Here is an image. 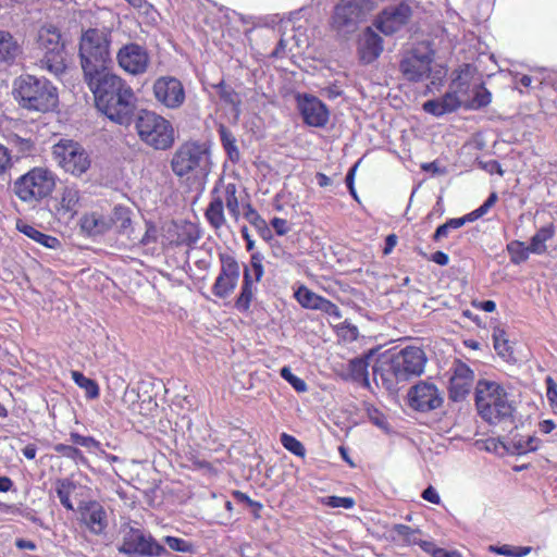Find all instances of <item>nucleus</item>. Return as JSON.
Instances as JSON below:
<instances>
[{
	"label": "nucleus",
	"mask_w": 557,
	"mask_h": 557,
	"mask_svg": "<svg viewBox=\"0 0 557 557\" xmlns=\"http://www.w3.org/2000/svg\"><path fill=\"white\" fill-rule=\"evenodd\" d=\"M97 109L110 121L127 126L133 121L136 97L132 87L112 69L84 79Z\"/></svg>",
	"instance_id": "obj_1"
},
{
	"label": "nucleus",
	"mask_w": 557,
	"mask_h": 557,
	"mask_svg": "<svg viewBox=\"0 0 557 557\" xmlns=\"http://www.w3.org/2000/svg\"><path fill=\"white\" fill-rule=\"evenodd\" d=\"M171 170L188 186L202 185L211 171V151L207 143L186 140L172 156Z\"/></svg>",
	"instance_id": "obj_2"
},
{
	"label": "nucleus",
	"mask_w": 557,
	"mask_h": 557,
	"mask_svg": "<svg viewBox=\"0 0 557 557\" xmlns=\"http://www.w3.org/2000/svg\"><path fill=\"white\" fill-rule=\"evenodd\" d=\"M112 29L89 27L78 39V58L84 79L112 69Z\"/></svg>",
	"instance_id": "obj_3"
},
{
	"label": "nucleus",
	"mask_w": 557,
	"mask_h": 557,
	"mask_svg": "<svg viewBox=\"0 0 557 557\" xmlns=\"http://www.w3.org/2000/svg\"><path fill=\"white\" fill-rule=\"evenodd\" d=\"M474 406L479 417L490 425L512 420L516 410L505 386L486 379L479 380L474 386Z\"/></svg>",
	"instance_id": "obj_4"
},
{
	"label": "nucleus",
	"mask_w": 557,
	"mask_h": 557,
	"mask_svg": "<svg viewBox=\"0 0 557 557\" xmlns=\"http://www.w3.org/2000/svg\"><path fill=\"white\" fill-rule=\"evenodd\" d=\"M425 362L426 356L423 349L407 346L375 367L373 376L376 382L381 381L386 389L392 391L398 383L420 375L424 370Z\"/></svg>",
	"instance_id": "obj_5"
},
{
	"label": "nucleus",
	"mask_w": 557,
	"mask_h": 557,
	"mask_svg": "<svg viewBox=\"0 0 557 557\" xmlns=\"http://www.w3.org/2000/svg\"><path fill=\"white\" fill-rule=\"evenodd\" d=\"M12 95L21 108L34 112L53 111L59 103L57 87L49 79L30 74L14 81Z\"/></svg>",
	"instance_id": "obj_6"
},
{
	"label": "nucleus",
	"mask_w": 557,
	"mask_h": 557,
	"mask_svg": "<svg viewBox=\"0 0 557 557\" xmlns=\"http://www.w3.org/2000/svg\"><path fill=\"white\" fill-rule=\"evenodd\" d=\"M139 139L154 150L165 151L175 143V129L172 123L161 114L141 109L134 120Z\"/></svg>",
	"instance_id": "obj_7"
},
{
	"label": "nucleus",
	"mask_w": 557,
	"mask_h": 557,
	"mask_svg": "<svg viewBox=\"0 0 557 557\" xmlns=\"http://www.w3.org/2000/svg\"><path fill=\"white\" fill-rule=\"evenodd\" d=\"M37 49L42 53L40 67L60 75L66 70L65 41L61 29L53 24H45L39 27L36 35Z\"/></svg>",
	"instance_id": "obj_8"
},
{
	"label": "nucleus",
	"mask_w": 557,
	"mask_h": 557,
	"mask_svg": "<svg viewBox=\"0 0 557 557\" xmlns=\"http://www.w3.org/2000/svg\"><path fill=\"white\" fill-rule=\"evenodd\" d=\"M55 188V175L47 168L35 166L17 177L13 184L15 196L23 202L37 203Z\"/></svg>",
	"instance_id": "obj_9"
},
{
	"label": "nucleus",
	"mask_w": 557,
	"mask_h": 557,
	"mask_svg": "<svg viewBox=\"0 0 557 557\" xmlns=\"http://www.w3.org/2000/svg\"><path fill=\"white\" fill-rule=\"evenodd\" d=\"M371 10V0H339L331 15L330 28L341 37L351 35L367 20Z\"/></svg>",
	"instance_id": "obj_10"
},
{
	"label": "nucleus",
	"mask_w": 557,
	"mask_h": 557,
	"mask_svg": "<svg viewBox=\"0 0 557 557\" xmlns=\"http://www.w3.org/2000/svg\"><path fill=\"white\" fill-rule=\"evenodd\" d=\"M236 186L233 183L215 186L211 193V200L205 211V216L209 224L218 230L225 223L224 202L228 213L236 223H239L240 211L239 202L236 197Z\"/></svg>",
	"instance_id": "obj_11"
},
{
	"label": "nucleus",
	"mask_w": 557,
	"mask_h": 557,
	"mask_svg": "<svg viewBox=\"0 0 557 557\" xmlns=\"http://www.w3.org/2000/svg\"><path fill=\"white\" fill-rule=\"evenodd\" d=\"M52 156L57 164L66 173L76 177L86 173L91 160L86 149L73 139H60L52 147Z\"/></svg>",
	"instance_id": "obj_12"
},
{
	"label": "nucleus",
	"mask_w": 557,
	"mask_h": 557,
	"mask_svg": "<svg viewBox=\"0 0 557 557\" xmlns=\"http://www.w3.org/2000/svg\"><path fill=\"white\" fill-rule=\"evenodd\" d=\"M117 549L121 554L138 557H162L169 554L149 532L134 527H129L124 533Z\"/></svg>",
	"instance_id": "obj_13"
},
{
	"label": "nucleus",
	"mask_w": 557,
	"mask_h": 557,
	"mask_svg": "<svg viewBox=\"0 0 557 557\" xmlns=\"http://www.w3.org/2000/svg\"><path fill=\"white\" fill-rule=\"evenodd\" d=\"M433 58L432 51L423 52L419 48H413L403 54L399 71L405 79L413 83L421 82L430 76Z\"/></svg>",
	"instance_id": "obj_14"
},
{
	"label": "nucleus",
	"mask_w": 557,
	"mask_h": 557,
	"mask_svg": "<svg viewBox=\"0 0 557 557\" xmlns=\"http://www.w3.org/2000/svg\"><path fill=\"white\" fill-rule=\"evenodd\" d=\"M152 94L158 103L166 109L181 108L186 99L183 83L174 76H160L152 85Z\"/></svg>",
	"instance_id": "obj_15"
},
{
	"label": "nucleus",
	"mask_w": 557,
	"mask_h": 557,
	"mask_svg": "<svg viewBox=\"0 0 557 557\" xmlns=\"http://www.w3.org/2000/svg\"><path fill=\"white\" fill-rule=\"evenodd\" d=\"M116 62L125 73L137 76L148 71L150 57L144 46L137 42H127L117 50Z\"/></svg>",
	"instance_id": "obj_16"
},
{
	"label": "nucleus",
	"mask_w": 557,
	"mask_h": 557,
	"mask_svg": "<svg viewBox=\"0 0 557 557\" xmlns=\"http://www.w3.org/2000/svg\"><path fill=\"white\" fill-rule=\"evenodd\" d=\"M474 377V371L466 362L455 360L450 368L448 398L454 403L466 400L473 388Z\"/></svg>",
	"instance_id": "obj_17"
},
{
	"label": "nucleus",
	"mask_w": 557,
	"mask_h": 557,
	"mask_svg": "<svg viewBox=\"0 0 557 557\" xmlns=\"http://www.w3.org/2000/svg\"><path fill=\"white\" fill-rule=\"evenodd\" d=\"M443 395L433 383L420 381L408 392L409 406L421 412L435 410L443 405Z\"/></svg>",
	"instance_id": "obj_18"
},
{
	"label": "nucleus",
	"mask_w": 557,
	"mask_h": 557,
	"mask_svg": "<svg viewBox=\"0 0 557 557\" xmlns=\"http://www.w3.org/2000/svg\"><path fill=\"white\" fill-rule=\"evenodd\" d=\"M412 16L411 7L403 1L388 5L377 16L375 26L384 35L389 36L400 30L408 24Z\"/></svg>",
	"instance_id": "obj_19"
},
{
	"label": "nucleus",
	"mask_w": 557,
	"mask_h": 557,
	"mask_svg": "<svg viewBox=\"0 0 557 557\" xmlns=\"http://www.w3.org/2000/svg\"><path fill=\"white\" fill-rule=\"evenodd\" d=\"M294 298L304 309L319 310L335 320L342 319V311L336 304L319 294H315L306 285H299L295 288Z\"/></svg>",
	"instance_id": "obj_20"
},
{
	"label": "nucleus",
	"mask_w": 557,
	"mask_h": 557,
	"mask_svg": "<svg viewBox=\"0 0 557 557\" xmlns=\"http://www.w3.org/2000/svg\"><path fill=\"white\" fill-rule=\"evenodd\" d=\"M221 271L213 284L212 293L220 298L228 296L235 289L239 280V265L227 253L220 255Z\"/></svg>",
	"instance_id": "obj_21"
},
{
	"label": "nucleus",
	"mask_w": 557,
	"mask_h": 557,
	"mask_svg": "<svg viewBox=\"0 0 557 557\" xmlns=\"http://www.w3.org/2000/svg\"><path fill=\"white\" fill-rule=\"evenodd\" d=\"M298 109L304 122L312 127H324L330 120V111L324 102L312 95L297 97Z\"/></svg>",
	"instance_id": "obj_22"
},
{
	"label": "nucleus",
	"mask_w": 557,
	"mask_h": 557,
	"mask_svg": "<svg viewBox=\"0 0 557 557\" xmlns=\"http://www.w3.org/2000/svg\"><path fill=\"white\" fill-rule=\"evenodd\" d=\"M81 190L75 184L65 185L55 199L54 212L60 221L66 223L74 220L81 208Z\"/></svg>",
	"instance_id": "obj_23"
},
{
	"label": "nucleus",
	"mask_w": 557,
	"mask_h": 557,
	"mask_svg": "<svg viewBox=\"0 0 557 557\" xmlns=\"http://www.w3.org/2000/svg\"><path fill=\"white\" fill-rule=\"evenodd\" d=\"M201 237L199 226L193 222L184 221L175 224L170 231L169 243L173 247H184L186 250L193 249Z\"/></svg>",
	"instance_id": "obj_24"
},
{
	"label": "nucleus",
	"mask_w": 557,
	"mask_h": 557,
	"mask_svg": "<svg viewBox=\"0 0 557 557\" xmlns=\"http://www.w3.org/2000/svg\"><path fill=\"white\" fill-rule=\"evenodd\" d=\"M383 51V39L371 27H367L358 45L359 59L364 64L374 62Z\"/></svg>",
	"instance_id": "obj_25"
},
{
	"label": "nucleus",
	"mask_w": 557,
	"mask_h": 557,
	"mask_svg": "<svg viewBox=\"0 0 557 557\" xmlns=\"http://www.w3.org/2000/svg\"><path fill=\"white\" fill-rule=\"evenodd\" d=\"M463 103L462 99L448 88L440 99L428 100L423 103L422 108L429 114L442 116L456 112Z\"/></svg>",
	"instance_id": "obj_26"
},
{
	"label": "nucleus",
	"mask_w": 557,
	"mask_h": 557,
	"mask_svg": "<svg viewBox=\"0 0 557 557\" xmlns=\"http://www.w3.org/2000/svg\"><path fill=\"white\" fill-rule=\"evenodd\" d=\"M82 521L95 534H101L107 525V512L97 502L88 503L82 511Z\"/></svg>",
	"instance_id": "obj_27"
},
{
	"label": "nucleus",
	"mask_w": 557,
	"mask_h": 557,
	"mask_svg": "<svg viewBox=\"0 0 557 557\" xmlns=\"http://www.w3.org/2000/svg\"><path fill=\"white\" fill-rule=\"evenodd\" d=\"M475 72V67L469 63L460 65L453 72L449 88L461 99L467 97L470 92Z\"/></svg>",
	"instance_id": "obj_28"
},
{
	"label": "nucleus",
	"mask_w": 557,
	"mask_h": 557,
	"mask_svg": "<svg viewBox=\"0 0 557 557\" xmlns=\"http://www.w3.org/2000/svg\"><path fill=\"white\" fill-rule=\"evenodd\" d=\"M21 53L17 39L10 32L0 29V64H13Z\"/></svg>",
	"instance_id": "obj_29"
},
{
	"label": "nucleus",
	"mask_w": 557,
	"mask_h": 557,
	"mask_svg": "<svg viewBox=\"0 0 557 557\" xmlns=\"http://www.w3.org/2000/svg\"><path fill=\"white\" fill-rule=\"evenodd\" d=\"M79 226L83 233L95 236L106 233L110 228V222L103 215L91 212L82 216Z\"/></svg>",
	"instance_id": "obj_30"
},
{
	"label": "nucleus",
	"mask_w": 557,
	"mask_h": 557,
	"mask_svg": "<svg viewBox=\"0 0 557 557\" xmlns=\"http://www.w3.org/2000/svg\"><path fill=\"white\" fill-rule=\"evenodd\" d=\"M16 227L22 234L35 240L36 243L42 245L44 247L57 249L61 245L60 240L57 237L45 234L33 225L18 222L16 224Z\"/></svg>",
	"instance_id": "obj_31"
},
{
	"label": "nucleus",
	"mask_w": 557,
	"mask_h": 557,
	"mask_svg": "<svg viewBox=\"0 0 557 557\" xmlns=\"http://www.w3.org/2000/svg\"><path fill=\"white\" fill-rule=\"evenodd\" d=\"M218 94L221 101L231 107L233 112L234 121L237 122L240 116V96L236 92L233 87L224 82L216 85Z\"/></svg>",
	"instance_id": "obj_32"
},
{
	"label": "nucleus",
	"mask_w": 557,
	"mask_h": 557,
	"mask_svg": "<svg viewBox=\"0 0 557 557\" xmlns=\"http://www.w3.org/2000/svg\"><path fill=\"white\" fill-rule=\"evenodd\" d=\"M555 236V226L553 223L542 226L532 237L529 245V250L532 253L543 255L546 252V242Z\"/></svg>",
	"instance_id": "obj_33"
},
{
	"label": "nucleus",
	"mask_w": 557,
	"mask_h": 557,
	"mask_svg": "<svg viewBox=\"0 0 557 557\" xmlns=\"http://www.w3.org/2000/svg\"><path fill=\"white\" fill-rule=\"evenodd\" d=\"M492 92L485 87V84L481 82L473 88V97L463 103V108L467 110H480L486 108L492 102Z\"/></svg>",
	"instance_id": "obj_34"
},
{
	"label": "nucleus",
	"mask_w": 557,
	"mask_h": 557,
	"mask_svg": "<svg viewBox=\"0 0 557 557\" xmlns=\"http://www.w3.org/2000/svg\"><path fill=\"white\" fill-rule=\"evenodd\" d=\"M221 144L231 161L237 162L240 159L239 150L236 146V137L225 125L220 124L218 128Z\"/></svg>",
	"instance_id": "obj_35"
},
{
	"label": "nucleus",
	"mask_w": 557,
	"mask_h": 557,
	"mask_svg": "<svg viewBox=\"0 0 557 557\" xmlns=\"http://www.w3.org/2000/svg\"><path fill=\"white\" fill-rule=\"evenodd\" d=\"M77 486L72 481L65 479L57 482L55 493L61 505L67 510H74L73 503L71 500L72 495L76 492Z\"/></svg>",
	"instance_id": "obj_36"
},
{
	"label": "nucleus",
	"mask_w": 557,
	"mask_h": 557,
	"mask_svg": "<svg viewBox=\"0 0 557 557\" xmlns=\"http://www.w3.org/2000/svg\"><path fill=\"white\" fill-rule=\"evenodd\" d=\"M493 345L497 355L504 359H509L512 357V348L509 345L507 339L506 331L502 327H495L493 330Z\"/></svg>",
	"instance_id": "obj_37"
},
{
	"label": "nucleus",
	"mask_w": 557,
	"mask_h": 557,
	"mask_svg": "<svg viewBox=\"0 0 557 557\" xmlns=\"http://www.w3.org/2000/svg\"><path fill=\"white\" fill-rule=\"evenodd\" d=\"M369 362L367 358H355L349 361L348 372L354 381L369 384Z\"/></svg>",
	"instance_id": "obj_38"
},
{
	"label": "nucleus",
	"mask_w": 557,
	"mask_h": 557,
	"mask_svg": "<svg viewBox=\"0 0 557 557\" xmlns=\"http://www.w3.org/2000/svg\"><path fill=\"white\" fill-rule=\"evenodd\" d=\"M392 532L394 540L401 541L405 545H417V543H419V529H412L406 524H395Z\"/></svg>",
	"instance_id": "obj_39"
},
{
	"label": "nucleus",
	"mask_w": 557,
	"mask_h": 557,
	"mask_svg": "<svg viewBox=\"0 0 557 557\" xmlns=\"http://www.w3.org/2000/svg\"><path fill=\"white\" fill-rule=\"evenodd\" d=\"M110 222V227L113 226L119 233H126L132 225L131 212L124 207H115Z\"/></svg>",
	"instance_id": "obj_40"
},
{
	"label": "nucleus",
	"mask_w": 557,
	"mask_h": 557,
	"mask_svg": "<svg viewBox=\"0 0 557 557\" xmlns=\"http://www.w3.org/2000/svg\"><path fill=\"white\" fill-rule=\"evenodd\" d=\"M507 251L510 256V262L513 264H520L529 259L531 250L529 246H525L523 242L512 240L507 244Z\"/></svg>",
	"instance_id": "obj_41"
},
{
	"label": "nucleus",
	"mask_w": 557,
	"mask_h": 557,
	"mask_svg": "<svg viewBox=\"0 0 557 557\" xmlns=\"http://www.w3.org/2000/svg\"><path fill=\"white\" fill-rule=\"evenodd\" d=\"M71 377L77 386L85 389L89 398H96L99 396V386L92 379L85 376L82 372L76 370L71 372Z\"/></svg>",
	"instance_id": "obj_42"
},
{
	"label": "nucleus",
	"mask_w": 557,
	"mask_h": 557,
	"mask_svg": "<svg viewBox=\"0 0 557 557\" xmlns=\"http://www.w3.org/2000/svg\"><path fill=\"white\" fill-rule=\"evenodd\" d=\"M498 200V195L496 191H493L490 194V196L487 197V199L479 207L476 208L475 210L471 211L470 213L461 216L462 220H465V224L467 222H473L480 218H482L483 215H485L490 209L497 202Z\"/></svg>",
	"instance_id": "obj_43"
},
{
	"label": "nucleus",
	"mask_w": 557,
	"mask_h": 557,
	"mask_svg": "<svg viewBox=\"0 0 557 557\" xmlns=\"http://www.w3.org/2000/svg\"><path fill=\"white\" fill-rule=\"evenodd\" d=\"M490 549L491 552L507 557H524L531 552L532 548L530 546L502 545L491 546Z\"/></svg>",
	"instance_id": "obj_44"
},
{
	"label": "nucleus",
	"mask_w": 557,
	"mask_h": 557,
	"mask_svg": "<svg viewBox=\"0 0 557 557\" xmlns=\"http://www.w3.org/2000/svg\"><path fill=\"white\" fill-rule=\"evenodd\" d=\"M191 462L190 468L209 478L216 474V469L209 461L201 459L199 455H185Z\"/></svg>",
	"instance_id": "obj_45"
},
{
	"label": "nucleus",
	"mask_w": 557,
	"mask_h": 557,
	"mask_svg": "<svg viewBox=\"0 0 557 557\" xmlns=\"http://www.w3.org/2000/svg\"><path fill=\"white\" fill-rule=\"evenodd\" d=\"M321 504L331 508H345L350 509L355 506V500L351 497L342 496H324L321 498Z\"/></svg>",
	"instance_id": "obj_46"
},
{
	"label": "nucleus",
	"mask_w": 557,
	"mask_h": 557,
	"mask_svg": "<svg viewBox=\"0 0 557 557\" xmlns=\"http://www.w3.org/2000/svg\"><path fill=\"white\" fill-rule=\"evenodd\" d=\"M163 541L172 550L180 552V553H193L194 552L193 543H190L184 539L168 535L163 539Z\"/></svg>",
	"instance_id": "obj_47"
},
{
	"label": "nucleus",
	"mask_w": 557,
	"mask_h": 557,
	"mask_svg": "<svg viewBox=\"0 0 557 557\" xmlns=\"http://www.w3.org/2000/svg\"><path fill=\"white\" fill-rule=\"evenodd\" d=\"M335 330L336 334L345 341L354 342L359 336L358 327L347 321L336 325Z\"/></svg>",
	"instance_id": "obj_48"
},
{
	"label": "nucleus",
	"mask_w": 557,
	"mask_h": 557,
	"mask_svg": "<svg viewBox=\"0 0 557 557\" xmlns=\"http://www.w3.org/2000/svg\"><path fill=\"white\" fill-rule=\"evenodd\" d=\"M367 416L370 421L382 430L388 429V422L386 416L373 405H368L366 408Z\"/></svg>",
	"instance_id": "obj_49"
},
{
	"label": "nucleus",
	"mask_w": 557,
	"mask_h": 557,
	"mask_svg": "<svg viewBox=\"0 0 557 557\" xmlns=\"http://www.w3.org/2000/svg\"><path fill=\"white\" fill-rule=\"evenodd\" d=\"M281 376L285 379L296 392L302 393L307 391L306 382L299 376L295 375L288 367L281 369Z\"/></svg>",
	"instance_id": "obj_50"
},
{
	"label": "nucleus",
	"mask_w": 557,
	"mask_h": 557,
	"mask_svg": "<svg viewBox=\"0 0 557 557\" xmlns=\"http://www.w3.org/2000/svg\"><path fill=\"white\" fill-rule=\"evenodd\" d=\"M476 448L479 450H485L486 453L498 451L499 449L508 450L505 443L500 438L488 437L486 440L476 442Z\"/></svg>",
	"instance_id": "obj_51"
},
{
	"label": "nucleus",
	"mask_w": 557,
	"mask_h": 557,
	"mask_svg": "<svg viewBox=\"0 0 557 557\" xmlns=\"http://www.w3.org/2000/svg\"><path fill=\"white\" fill-rule=\"evenodd\" d=\"M13 144L23 157L30 156L35 151V143L30 138H23L16 135L13 138Z\"/></svg>",
	"instance_id": "obj_52"
},
{
	"label": "nucleus",
	"mask_w": 557,
	"mask_h": 557,
	"mask_svg": "<svg viewBox=\"0 0 557 557\" xmlns=\"http://www.w3.org/2000/svg\"><path fill=\"white\" fill-rule=\"evenodd\" d=\"M281 443L284 448L290 453H302L304 450L302 444L296 437L287 433H282Z\"/></svg>",
	"instance_id": "obj_53"
},
{
	"label": "nucleus",
	"mask_w": 557,
	"mask_h": 557,
	"mask_svg": "<svg viewBox=\"0 0 557 557\" xmlns=\"http://www.w3.org/2000/svg\"><path fill=\"white\" fill-rule=\"evenodd\" d=\"M359 163H360V160L348 170V172L346 174V178H345V183L349 190V194L356 201H359V196L355 188V175H356V171H357Z\"/></svg>",
	"instance_id": "obj_54"
},
{
	"label": "nucleus",
	"mask_w": 557,
	"mask_h": 557,
	"mask_svg": "<svg viewBox=\"0 0 557 557\" xmlns=\"http://www.w3.org/2000/svg\"><path fill=\"white\" fill-rule=\"evenodd\" d=\"M546 383V397L552 408H557V384L552 376H547Z\"/></svg>",
	"instance_id": "obj_55"
},
{
	"label": "nucleus",
	"mask_w": 557,
	"mask_h": 557,
	"mask_svg": "<svg viewBox=\"0 0 557 557\" xmlns=\"http://www.w3.org/2000/svg\"><path fill=\"white\" fill-rule=\"evenodd\" d=\"M12 157L9 149L0 144V175L4 174L12 168Z\"/></svg>",
	"instance_id": "obj_56"
},
{
	"label": "nucleus",
	"mask_w": 557,
	"mask_h": 557,
	"mask_svg": "<svg viewBox=\"0 0 557 557\" xmlns=\"http://www.w3.org/2000/svg\"><path fill=\"white\" fill-rule=\"evenodd\" d=\"M72 442L77 446H82L88 449L99 448V443L90 436H84L79 434H72Z\"/></svg>",
	"instance_id": "obj_57"
},
{
	"label": "nucleus",
	"mask_w": 557,
	"mask_h": 557,
	"mask_svg": "<svg viewBox=\"0 0 557 557\" xmlns=\"http://www.w3.org/2000/svg\"><path fill=\"white\" fill-rule=\"evenodd\" d=\"M261 261H262V259L259 256H257V255L251 256V260H250L251 271H252V275L257 282L260 281L263 275V267H262Z\"/></svg>",
	"instance_id": "obj_58"
},
{
	"label": "nucleus",
	"mask_w": 557,
	"mask_h": 557,
	"mask_svg": "<svg viewBox=\"0 0 557 557\" xmlns=\"http://www.w3.org/2000/svg\"><path fill=\"white\" fill-rule=\"evenodd\" d=\"M271 225L274 228L276 235L278 236H283L289 231L287 221L282 218H273L271 220Z\"/></svg>",
	"instance_id": "obj_59"
},
{
	"label": "nucleus",
	"mask_w": 557,
	"mask_h": 557,
	"mask_svg": "<svg viewBox=\"0 0 557 557\" xmlns=\"http://www.w3.org/2000/svg\"><path fill=\"white\" fill-rule=\"evenodd\" d=\"M422 497H423V499H425L432 504H435V505L440 504V502H441L438 493L432 486H429L428 488H425L423 491Z\"/></svg>",
	"instance_id": "obj_60"
},
{
	"label": "nucleus",
	"mask_w": 557,
	"mask_h": 557,
	"mask_svg": "<svg viewBox=\"0 0 557 557\" xmlns=\"http://www.w3.org/2000/svg\"><path fill=\"white\" fill-rule=\"evenodd\" d=\"M421 547V549L428 554H430L432 557H436L437 554L435 552H438L441 547H437L434 542L431 541H422L419 540V543H417Z\"/></svg>",
	"instance_id": "obj_61"
},
{
	"label": "nucleus",
	"mask_w": 557,
	"mask_h": 557,
	"mask_svg": "<svg viewBox=\"0 0 557 557\" xmlns=\"http://www.w3.org/2000/svg\"><path fill=\"white\" fill-rule=\"evenodd\" d=\"M398 238L396 234H389L385 238V246L383 248V255L387 256L389 255L395 246L397 245Z\"/></svg>",
	"instance_id": "obj_62"
},
{
	"label": "nucleus",
	"mask_w": 557,
	"mask_h": 557,
	"mask_svg": "<svg viewBox=\"0 0 557 557\" xmlns=\"http://www.w3.org/2000/svg\"><path fill=\"white\" fill-rule=\"evenodd\" d=\"M157 240V230L153 225L147 227V231L143 238L140 239L141 244L149 245Z\"/></svg>",
	"instance_id": "obj_63"
},
{
	"label": "nucleus",
	"mask_w": 557,
	"mask_h": 557,
	"mask_svg": "<svg viewBox=\"0 0 557 557\" xmlns=\"http://www.w3.org/2000/svg\"><path fill=\"white\" fill-rule=\"evenodd\" d=\"M430 260L438 265H447L449 262V257L444 251H436L431 255Z\"/></svg>",
	"instance_id": "obj_64"
}]
</instances>
